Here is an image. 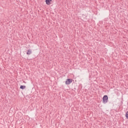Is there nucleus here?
Returning <instances> with one entry per match:
<instances>
[{"label": "nucleus", "mask_w": 128, "mask_h": 128, "mask_svg": "<svg viewBox=\"0 0 128 128\" xmlns=\"http://www.w3.org/2000/svg\"><path fill=\"white\" fill-rule=\"evenodd\" d=\"M32 54V50L28 49L27 50L26 54L28 56H30V54Z\"/></svg>", "instance_id": "3"}, {"label": "nucleus", "mask_w": 128, "mask_h": 128, "mask_svg": "<svg viewBox=\"0 0 128 128\" xmlns=\"http://www.w3.org/2000/svg\"><path fill=\"white\" fill-rule=\"evenodd\" d=\"M26 88V86L21 85L20 86V90H24V88Z\"/></svg>", "instance_id": "5"}, {"label": "nucleus", "mask_w": 128, "mask_h": 128, "mask_svg": "<svg viewBox=\"0 0 128 128\" xmlns=\"http://www.w3.org/2000/svg\"><path fill=\"white\" fill-rule=\"evenodd\" d=\"M51 2H52V0H46V4L50 6V4Z\"/></svg>", "instance_id": "4"}, {"label": "nucleus", "mask_w": 128, "mask_h": 128, "mask_svg": "<svg viewBox=\"0 0 128 128\" xmlns=\"http://www.w3.org/2000/svg\"><path fill=\"white\" fill-rule=\"evenodd\" d=\"M108 102V95H104L102 98V102L103 104H106Z\"/></svg>", "instance_id": "1"}, {"label": "nucleus", "mask_w": 128, "mask_h": 128, "mask_svg": "<svg viewBox=\"0 0 128 128\" xmlns=\"http://www.w3.org/2000/svg\"><path fill=\"white\" fill-rule=\"evenodd\" d=\"M72 82V79L68 78L66 81V84H70Z\"/></svg>", "instance_id": "2"}, {"label": "nucleus", "mask_w": 128, "mask_h": 128, "mask_svg": "<svg viewBox=\"0 0 128 128\" xmlns=\"http://www.w3.org/2000/svg\"><path fill=\"white\" fill-rule=\"evenodd\" d=\"M125 116L126 120H128V111L126 112Z\"/></svg>", "instance_id": "6"}]
</instances>
